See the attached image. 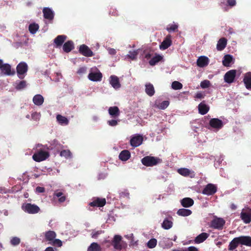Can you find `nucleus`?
<instances>
[{
	"label": "nucleus",
	"mask_w": 251,
	"mask_h": 251,
	"mask_svg": "<svg viewBox=\"0 0 251 251\" xmlns=\"http://www.w3.org/2000/svg\"><path fill=\"white\" fill-rule=\"evenodd\" d=\"M239 244L251 247V237L248 236H241L235 237L229 243L228 250L233 251Z\"/></svg>",
	"instance_id": "f257e3e1"
},
{
	"label": "nucleus",
	"mask_w": 251,
	"mask_h": 251,
	"mask_svg": "<svg viewBox=\"0 0 251 251\" xmlns=\"http://www.w3.org/2000/svg\"><path fill=\"white\" fill-rule=\"evenodd\" d=\"M142 163L147 167H152L162 162V159L151 156H146L141 159Z\"/></svg>",
	"instance_id": "f03ea898"
},
{
	"label": "nucleus",
	"mask_w": 251,
	"mask_h": 251,
	"mask_svg": "<svg viewBox=\"0 0 251 251\" xmlns=\"http://www.w3.org/2000/svg\"><path fill=\"white\" fill-rule=\"evenodd\" d=\"M0 70L1 75H13L15 74L14 70L11 69V66L8 63H3L2 60L0 59Z\"/></svg>",
	"instance_id": "7ed1b4c3"
},
{
	"label": "nucleus",
	"mask_w": 251,
	"mask_h": 251,
	"mask_svg": "<svg viewBox=\"0 0 251 251\" xmlns=\"http://www.w3.org/2000/svg\"><path fill=\"white\" fill-rule=\"evenodd\" d=\"M22 209L25 212L29 214L38 213L40 209L38 206L35 204L30 203H24L22 206Z\"/></svg>",
	"instance_id": "20e7f679"
},
{
	"label": "nucleus",
	"mask_w": 251,
	"mask_h": 251,
	"mask_svg": "<svg viewBox=\"0 0 251 251\" xmlns=\"http://www.w3.org/2000/svg\"><path fill=\"white\" fill-rule=\"evenodd\" d=\"M49 156L48 151L40 150L33 155L32 158L36 162H41L47 159Z\"/></svg>",
	"instance_id": "39448f33"
},
{
	"label": "nucleus",
	"mask_w": 251,
	"mask_h": 251,
	"mask_svg": "<svg viewBox=\"0 0 251 251\" xmlns=\"http://www.w3.org/2000/svg\"><path fill=\"white\" fill-rule=\"evenodd\" d=\"M226 221L223 218L215 217L211 222L210 227L221 230L225 225Z\"/></svg>",
	"instance_id": "423d86ee"
},
{
	"label": "nucleus",
	"mask_w": 251,
	"mask_h": 251,
	"mask_svg": "<svg viewBox=\"0 0 251 251\" xmlns=\"http://www.w3.org/2000/svg\"><path fill=\"white\" fill-rule=\"evenodd\" d=\"M17 73L19 78L23 79L24 77V75L27 72L28 66L26 63L24 62H20L16 67Z\"/></svg>",
	"instance_id": "0eeeda50"
},
{
	"label": "nucleus",
	"mask_w": 251,
	"mask_h": 251,
	"mask_svg": "<svg viewBox=\"0 0 251 251\" xmlns=\"http://www.w3.org/2000/svg\"><path fill=\"white\" fill-rule=\"evenodd\" d=\"M122 237L119 235H115L111 241V244L113 246L114 249L120 251L123 249Z\"/></svg>",
	"instance_id": "6e6552de"
},
{
	"label": "nucleus",
	"mask_w": 251,
	"mask_h": 251,
	"mask_svg": "<svg viewBox=\"0 0 251 251\" xmlns=\"http://www.w3.org/2000/svg\"><path fill=\"white\" fill-rule=\"evenodd\" d=\"M217 192V187L212 183L207 184L202 190V193L206 195H212Z\"/></svg>",
	"instance_id": "1a4fd4ad"
},
{
	"label": "nucleus",
	"mask_w": 251,
	"mask_h": 251,
	"mask_svg": "<svg viewBox=\"0 0 251 251\" xmlns=\"http://www.w3.org/2000/svg\"><path fill=\"white\" fill-rule=\"evenodd\" d=\"M236 75V70H231L227 72L224 75V80L228 83H232L235 78Z\"/></svg>",
	"instance_id": "9d476101"
},
{
	"label": "nucleus",
	"mask_w": 251,
	"mask_h": 251,
	"mask_svg": "<svg viewBox=\"0 0 251 251\" xmlns=\"http://www.w3.org/2000/svg\"><path fill=\"white\" fill-rule=\"evenodd\" d=\"M106 204L105 198H94L93 201L89 203L92 207H103Z\"/></svg>",
	"instance_id": "9b49d317"
},
{
	"label": "nucleus",
	"mask_w": 251,
	"mask_h": 251,
	"mask_svg": "<svg viewBox=\"0 0 251 251\" xmlns=\"http://www.w3.org/2000/svg\"><path fill=\"white\" fill-rule=\"evenodd\" d=\"M143 138L140 135H136L132 137L130 140V145L133 147H137L141 145L143 142Z\"/></svg>",
	"instance_id": "f8f14e48"
},
{
	"label": "nucleus",
	"mask_w": 251,
	"mask_h": 251,
	"mask_svg": "<svg viewBox=\"0 0 251 251\" xmlns=\"http://www.w3.org/2000/svg\"><path fill=\"white\" fill-rule=\"evenodd\" d=\"M79 52L81 54L86 57H91L94 55L93 51L87 46L84 44L80 46Z\"/></svg>",
	"instance_id": "ddd939ff"
},
{
	"label": "nucleus",
	"mask_w": 251,
	"mask_h": 251,
	"mask_svg": "<svg viewBox=\"0 0 251 251\" xmlns=\"http://www.w3.org/2000/svg\"><path fill=\"white\" fill-rule=\"evenodd\" d=\"M209 125L213 128L220 129L224 126L223 122L221 120L218 118H212L209 121Z\"/></svg>",
	"instance_id": "4468645a"
},
{
	"label": "nucleus",
	"mask_w": 251,
	"mask_h": 251,
	"mask_svg": "<svg viewBox=\"0 0 251 251\" xmlns=\"http://www.w3.org/2000/svg\"><path fill=\"white\" fill-rule=\"evenodd\" d=\"M241 218L246 224L251 222V209H248L245 211H242L241 213Z\"/></svg>",
	"instance_id": "2eb2a0df"
},
{
	"label": "nucleus",
	"mask_w": 251,
	"mask_h": 251,
	"mask_svg": "<svg viewBox=\"0 0 251 251\" xmlns=\"http://www.w3.org/2000/svg\"><path fill=\"white\" fill-rule=\"evenodd\" d=\"M102 77V74L100 72L93 73L91 72L89 74L88 78L93 81H99L101 80Z\"/></svg>",
	"instance_id": "dca6fc26"
},
{
	"label": "nucleus",
	"mask_w": 251,
	"mask_h": 251,
	"mask_svg": "<svg viewBox=\"0 0 251 251\" xmlns=\"http://www.w3.org/2000/svg\"><path fill=\"white\" fill-rule=\"evenodd\" d=\"M208 63L209 59L205 56L199 57L197 60V64L200 67H204L208 64Z\"/></svg>",
	"instance_id": "f3484780"
},
{
	"label": "nucleus",
	"mask_w": 251,
	"mask_h": 251,
	"mask_svg": "<svg viewBox=\"0 0 251 251\" xmlns=\"http://www.w3.org/2000/svg\"><path fill=\"white\" fill-rule=\"evenodd\" d=\"M43 13L45 19L52 20L54 18V13L52 10L49 7H45L43 9Z\"/></svg>",
	"instance_id": "a211bd4d"
},
{
	"label": "nucleus",
	"mask_w": 251,
	"mask_h": 251,
	"mask_svg": "<svg viewBox=\"0 0 251 251\" xmlns=\"http://www.w3.org/2000/svg\"><path fill=\"white\" fill-rule=\"evenodd\" d=\"M110 84L115 89L121 87L119 78L116 75H111L110 77Z\"/></svg>",
	"instance_id": "6ab92c4d"
},
{
	"label": "nucleus",
	"mask_w": 251,
	"mask_h": 251,
	"mask_svg": "<svg viewBox=\"0 0 251 251\" xmlns=\"http://www.w3.org/2000/svg\"><path fill=\"white\" fill-rule=\"evenodd\" d=\"M171 45L172 40L171 39V36L168 35L160 45V49L162 50H166L168 49Z\"/></svg>",
	"instance_id": "aec40b11"
},
{
	"label": "nucleus",
	"mask_w": 251,
	"mask_h": 251,
	"mask_svg": "<svg viewBox=\"0 0 251 251\" xmlns=\"http://www.w3.org/2000/svg\"><path fill=\"white\" fill-rule=\"evenodd\" d=\"M178 173L184 176H190L191 178L194 177L195 174L194 172L190 171L187 168H180L177 171Z\"/></svg>",
	"instance_id": "412c9836"
},
{
	"label": "nucleus",
	"mask_w": 251,
	"mask_h": 251,
	"mask_svg": "<svg viewBox=\"0 0 251 251\" xmlns=\"http://www.w3.org/2000/svg\"><path fill=\"white\" fill-rule=\"evenodd\" d=\"M194 201L190 198H184L180 201L181 205L184 207H190L194 204Z\"/></svg>",
	"instance_id": "4be33fe9"
},
{
	"label": "nucleus",
	"mask_w": 251,
	"mask_h": 251,
	"mask_svg": "<svg viewBox=\"0 0 251 251\" xmlns=\"http://www.w3.org/2000/svg\"><path fill=\"white\" fill-rule=\"evenodd\" d=\"M199 112L201 115L206 114L209 110V107L203 102H201L198 105Z\"/></svg>",
	"instance_id": "5701e85b"
},
{
	"label": "nucleus",
	"mask_w": 251,
	"mask_h": 251,
	"mask_svg": "<svg viewBox=\"0 0 251 251\" xmlns=\"http://www.w3.org/2000/svg\"><path fill=\"white\" fill-rule=\"evenodd\" d=\"M56 237V233L52 230H49L45 233V237L47 241L50 242V243L53 241Z\"/></svg>",
	"instance_id": "b1692460"
},
{
	"label": "nucleus",
	"mask_w": 251,
	"mask_h": 251,
	"mask_svg": "<svg viewBox=\"0 0 251 251\" xmlns=\"http://www.w3.org/2000/svg\"><path fill=\"white\" fill-rule=\"evenodd\" d=\"M227 44V40L225 38H222L218 41L216 48L219 51L223 50L226 47Z\"/></svg>",
	"instance_id": "393cba45"
},
{
	"label": "nucleus",
	"mask_w": 251,
	"mask_h": 251,
	"mask_svg": "<svg viewBox=\"0 0 251 251\" xmlns=\"http://www.w3.org/2000/svg\"><path fill=\"white\" fill-rule=\"evenodd\" d=\"M108 113L113 118L118 117L120 115V110L117 106L110 107L108 109Z\"/></svg>",
	"instance_id": "a878e982"
},
{
	"label": "nucleus",
	"mask_w": 251,
	"mask_h": 251,
	"mask_svg": "<svg viewBox=\"0 0 251 251\" xmlns=\"http://www.w3.org/2000/svg\"><path fill=\"white\" fill-rule=\"evenodd\" d=\"M145 92L150 97H151L154 95L155 93V90L152 84L151 83H148L146 84Z\"/></svg>",
	"instance_id": "bb28decb"
},
{
	"label": "nucleus",
	"mask_w": 251,
	"mask_h": 251,
	"mask_svg": "<svg viewBox=\"0 0 251 251\" xmlns=\"http://www.w3.org/2000/svg\"><path fill=\"white\" fill-rule=\"evenodd\" d=\"M246 88L251 90V73L249 72L246 74L243 79Z\"/></svg>",
	"instance_id": "cd10ccee"
},
{
	"label": "nucleus",
	"mask_w": 251,
	"mask_h": 251,
	"mask_svg": "<svg viewBox=\"0 0 251 251\" xmlns=\"http://www.w3.org/2000/svg\"><path fill=\"white\" fill-rule=\"evenodd\" d=\"M74 48V43L72 41H68L63 46V50L65 52H69Z\"/></svg>",
	"instance_id": "c85d7f7f"
},
{
	"label": "nucleus",
	"mask_w": 251,
	"mask_h": 251,
	"mask_svg": "<svg viewBox=\"0 0 251 251\" xmlns=\"http://www.w3.org/2000/svg\"><path fill=\"white\" fill-rule=\"evenodd\" d=\"M57 197L58 198V201L60 203L64 202L66 200V197L62 192L58 190L55 191L53 193V198Z\"/></svg>",
	"instance_id": "c756f323"
},
{
	"label": "nucleus",
	"mask_w": 251,
	"mask_h": 251,
	"mask_svg": "<svg viewBox=\"0 0 251 251\" xmlns=\"http://www.w3.org/2000/svg\"><path fill=\"white\" fill-rule=\"evenodd\" d=\"M130 152L128 150H123L122 151L119 155V159L122 161H126L130 157Z\"/></svg>",
	"instance_id": "7c9ffc66"
},
{
	"label": "nucleus",
	"mask_w": 251,
	"mask_h": 251,
	"mask_svg": "<svg viewBox=\"0 0 251 251\" xmlns=\"http://www.w3.org/2000/svg\"><path fill=\"white\" fill-rule=\"evenodd\" d=\"M209 234L205 232H203L197 236L195 239V242L197 244H200L205 241L208 237Z\"/></svg>",
	"instance_id": "2f4dec72"
},
{
	"label": "nucleus",
	"mask_w": 251,
	"mask_h": 251,
	"mask_svg": "<svg viewBox=\"0 0 251 251\" xmlns=\"http://www.w3.org/2000/svg\"><path fill=\"white\" fill-rule=\"evenodd\" d=\"M44 100L43 97L40 94L36 95L33 98V103L37 106L41 105L43 103Z\"/></svg>",
	"instance_id": "473e14b6"
},
{
	"label": "nucleus",
	"mask_w": 251,
	"mask_h": 251,
	"mask_svg": "<svg viewBox=\"0 0 251 251\" xmlns=\"http://www.w3.org/2000/svg\"><path fill=\"white\" fill-rule=\"evenodd\" d=\"M66 37V36L64 35H58L54 39V42L57 47H60L62 45Z\"/></svg>",
	"instance_id": "72a5a7b5"
},
{
	"label": "nucleus",
	"mask_w": 251,
	"mask_h": 251,
	"mask_svg": "<svg viewBox=\"0 0 251 251\" xmlns=\"http://www.w3.org/2000/svg\"><path fill=\"white\" fill-rule=\"evenodd\" d=\"M233 60V57L230 54H226L224 56L222 63L226 67H229Z\"/></svg>",
	"instance_id": "f704fd0d"
},
{
	"label": "nucleus",
	"mask_w": 251,
	"mask_h": 251,
	"mask_svg": "<svg viewBox=\"0 0 251 251\" xmlns=\"http://www.w3.org/2000/svg\"><path fill=\"white\" fill-rule=\"evenodd\" d=\"M102 248L97 243L93 242L87 248V251H101Z\"/></svg>",
	"instance_id": "c9c22d12"
},
{
	"label": "nucleus",
	"mask_w": 251,
	"mask_h": 251,
	"mask_svg": "<svg viewBox=\"0 0 251 251\" xmlns=\"http://www.w3.org/2000/svg\"><path fill=\"white\" fill-rule=\"evenodd\" d=\"M56 120L59 124L61 125H67L69 122L68 119L66 117L60 114L56 116Z\"/></svg>",
	"instance_id": "e433bc0d"
},
{
	"label": "nucleus",
	"mask_w": 251,
	"mask_h": 251,
	"mask_svg": "<svg viewBox=\"0 0 251 251\" xmlns=\"http://www.w3.org/2000/svg\"><path fill=\"white\" fill-rule=\"evenodd\" d=\"M192 213V211L189 209L181 208L179 209L176 213L179 216L185 217L190 215Z\"/></svg>",
	"instance_id": "4c0bfd02"
},
{
	"label": "nucleus",
	"mask_w": 251,
	"mask_h": 251,
	"mask_svg": "<svg viewBox=\"0 0 251 251\" xmlns=\"http://www.w3.org/2000/svg\"><path fill=\"white\" fill-rule=\"evenodd\" d=\"M163 57L160 55H156L152 58L149 61V64L151 66H154L159 61H160L162 59Z\"/></svg>",
	"instance_id": "58836bf2"
},
{
	"label": "nucleus",
	"mask_w": 251,
	"mask_h": 251,
	"mask_svg": "<svg viewBox=\"0 0 251 251\" xmlns=\"http://www.w3.org/2000/svg\"><path fill=\"white\" fill-rule=\"evenodd\" d=\"M173 222L171 220H169L166 218L162 223V227L165 229H169L173 226Z\"/></svg>",
	"instance_id": "ea45409f"
},
{
	"label": "nucleus",
	"mask_w": 251,
	"mask_h": 251,
	"mask_svg": "<svg viewBox=\"0 0 251 251\" xmlns=\"http://www.w3.org/2000/svg\"><path fill=\"white\" fill-rule=\"evenodd\" d=\"M39 27L38 24L34 23L29 25L28 29L31 33L34 34L38 30Z\"/></svg>",
	"instance_id": "a19ab883"
},
{
	"label": "nucleus",
	"mask_w": 251,
	"mask_h": 251,
	"mask_svg": "<svg viewBox=\"0 0 251 251\" xmlns=\"http://www.w3.org/2000/svg\"><path fill=\"white\" fill-rule=\"evenodd\" d=\"M157 240L155 238L150 239L147 243V247L150 249H153L156 246Z\"/></svg>",
	"instance_id": "79ce46f5"
},
{
	"label": "nucleus",
	"mask_w": 251,
	"mask_h": 251,
	"mask_svg": "<svg viewBox=\"0 0 251 251\" xmlns=\"http://www.w3.org/2000/svg\"><path fill=\"white\" fill-rule=\"evenodd\" d=\"M182 87V84L177 81H175L172 83V88L174 90L181 89Z\"/></svg>",
	"instance_id": "37998d69"
},
{
	"label": "nucleus",
	"mask_w": 251,
	"mask_h": 251,
	"mask_svg": "<svg viewBox=\"0 0 251 251\" xmlns=\"http://www.w3.org/2000/svg\"><path fill=\"white\" fill-rule=\"evenodd\" d=\"M26 82L25 80L20 81L16 86L15 88L18 90H20L25 88Z\"/></svg>",
	"instance_id": "c03bdc74"
},
{
	"label": "nucleus",
	"mask_w": 251,
	"mask_h": 251,
	"mask_svg": "<svg viewBox=\"0 0 251 251\" xmlns=\"http://www.w3.org/2000/svg\"><path fill=\"white\" fill-rule=\"evenodd\" d=\"M20 242V239L17 237H14L10 240V244L14 246L18 245Z\"/></svg>",
	"instance_id": "a18cd8bd"
},
{
	"label": "nucleus",
	"mask_w": 251,
	"mask_h": 251,
	"mask_svg": "<svg viewBox=\"0 0 251 251\" xmlns=\"http://www.w3.org/2000/svg\"><path fill=\"white\" fill-rule=\"evenodd\" d=\"M53 246L61 247L62 246V241L59 239H54L52 242L50 243Z\"/></svg>",
	"instance_id": "49530a36"
},
{
	"label": "nucleus",
	"mask_w": 251,
	"mask_h": 251,
	"mask_svg": "<svg viewBox=\"0 0 251 251\" xmlns=\"http://www.w3.org/2000/svg\"><path fill=\"white\" fill-rule=\"evenodd\" d=\"M60 155L61 156H64L66 158L71 157V152L69 150H63L60 152Z\"/></svg>",
	"instance_id": "de8ad7c7"
},
{
	"label": "nucleus",
	"mask_w": 251,
	"mask_h": 251,
	"mask_svg": "<svg viewBox=\"0 0 251 251\" xmlns=\"http://www.w3.org/2000/svg\"><path fill=\"white\" fill-rule=\"evenodd\" d=\"M210 85V82L208 80H204L202 81L201 83V87L203 88H207Z\"/></svg>",
	"instance_id": "09e8293b"
},
{
	"label": "nucleus",
	"mask_w": 251,
	"mask_h": 251,
	"mask_svg": "<svg viewBox=\"0 0 251 251\" xmlns=\"http://www.w3.org/2000/svg\"><path fill=\"white\" fill-rule=\"evenodd\" d=\"M169 104V102L168 100H165L161 102L158 107L161 109H165L166 108Z\"/></svg>",
	"instance_id": "8fccbe9b"
},
{
	"label": "nucleus",
	"mask_w": 251,
	"mask_h": 251,
	"mask_svg": "<svg viewBox=\"0 0 251 251\" xmlns=\"http://www.w3.org/2000/svg\"><path fill=\"white\" fill-rule=\"evenodd\" d=\"M137 54L138 52L137 50L129 51L128 57L132 59H134L136 58Z\"/></svg>",
	"instance_id": "3c124183"
},
{
	"label": "nucleus",
	"mask_w": 251,
	"mask_h": 251,
	"mask_svg": "<svg viewBox=\"0 0 251 251\" xmlns=\"http://www.w3.org/2000/svg\"><path fill=\"white\" fill-rule=\"evenodd\" d=\"M103 232L102 230H98L96 231H93L91 233V237L93 238H97L98 236Z\"/></svg>",
	"instance_id": "603ef678"
},
{
	"label": "nucleus",
	"mask_w": 251,
	"mask_h": 251,
	"mask_svg": "<svg viewBox=\"0 0 251 251\" xmlns=\"http://www.w3.org/2000/svg\"><path fill=\"white\" fill-rule=\"evenodd\" d=\"M178 28V26L174 24L169 25V27H167V30L169 32L175 31Z\"/></svg>",
	"instance_id": "864d4df0"
},
{
	"label": "nucleus",
	"mask_w": 251,
	"mask_h": 251,
	"mask_svg": "<svg viewBox=\"0 0 251 251\" xmlns=\"http://www.w3.org/2000/svg\"><path fill=\"white\" fill-rule=\"evenodd\" d=\"M31 117L32 119L35 120L36 121H38L40 119V115L39 113L34 112L31 114Z\"/></svg>",
	"instance_id": "5fc2aeb1"
},
{
	"label": "nucleus",
	"mask_w": 251,
	"mask_h": 251,
	"mask_svg": "<svg viewBox=\"0 0 251 251\" xmlns=\"http://www.w3.org/2000/svg\"><path fill=\"white\" fill-rule=\"evenodd\" d=\"M86 70H87L86 67H80L77 70V73L79 75H82L86 73Z\"/></svg>",
	"instance_id": "6e6d98bb"
},
{
	"label": "nucleus",
	"mask_w": 251,
	"mask_h": 251,
	"mask_svg": "<svg viewBox=\"0 0 251 251\" xmlns=\"http://www.w3.org/2000/svg\"><path fill=\"white\" fill-rule=\"evenodd\" d=\"M109 15L113 16H118V13L116 9L111 8L109 11Z\"/></svg>",
	"instance_id": "4d7b16f0"
},
{
	"label": "nucleus",
	"mask_w": 251,
	"mask_h": 251,
	"mask_svg": "<svg viewBox=\"0 0 251 251\" xmlns=\"http://www.w3.org/2000/svg\"><path fill=\"white\" fill-rule=\"evenodd\" d=\"M108 124L111 126H114L117 125L118 121L115 120H111L107 121Z\"/></svg>",
	"instance_id": "13d9d810"
},
{
	"label": "nucleus",
	"mask_w": 251,
	"mask_h": 251,
	"mask_svg": "<svg viewBox=\"0 0 251 251\" xmlns=\"http://www.w3.org/2000/svg\"><path fill=\"white\" fill-rule=\"evenodd\" d=\"M45 191V189L44 187L38 186L36 188V192L41 193H44Z\"/></svg>",
	"instance_id": "bf43d9fd"
},
{
	"label": "nucleus",
	"mask_w": 251,
	"mask_h": 251,
	"mask_svg": "<svg viewBox=\"0 0 251 251\" xmlns=\"http://www.w3.org/2000/svg\"><path fill=\"white\" fill-rule=\"evenodd\" d=\"M129 193L127 191L122 192L120 193V196L121 197H124H124H127V198H129Z\"/></svg>",
	"instance_id": "052dcab7"
},
{
	"label": "nucleus",
	"mask_w": 251,
	"mask_h": 251,
	"mask_svg": "<svg viewBox=\"0 0 251 251\" xmlns=\"http://www.w3.org/2000/svg\"><path fill=\"white\" fill-rule=\"evenodd\" d=\"M228 5L230 6H233L236 5V0H227Z\"/></svg>",
	"instance_id": "680f3d73"
},
{
	"label": "nucleus",
	"mask_w": 251,
	"mask_h": 251,
	"mask_svg": "<svg viewBox=\"0 0 251 251\" xmlns=\"http://www.w3.org/2000/svg\"><path fill=\"white\" fill-rule=\"evenodd\" d=\"M186 251H199L198 249L194 246H191L186 249Z\"/></svg>",
	"instance_id": "e2e57ef3"
},
{
	"label": "nucleus",
	"mask_w": 251,
	"mask_h": 251,
	"mask_svg": "<svg viewBox=\"0 0 251 251\" xmlns=\"http://www.w3.org/2000/svg\"><path fill=\"white\" fill-rule=\"evenodd\" d=\"M108 53L111 55H115L116 53V51L114 49L109 48L108 49Z\"/></svg>",
	"instance_id": "0e129e2a"
},
{
	"label": "nucleus",
	"mask_w": 251,
	"mask_h": 251,
	"mask_svg": "<svg viewBox=\"0 0 251 251\" xmlns=\"http://www.w3.org/2000/svg\"><path fill=\"white\" fill-rule=\"evenodd\" d=\"M230 207V208L233 210H235L237 208L236 205L234 203H231Z\"/></svg>",
	"instance_id": "69168bd1"
},
{
	"label": "nucleus",
	"mask_w": 251,
	"mask_h": 251,
	"mask_svg": "<svg viewBox=\"0 0 251 251\" xmlns=\"http://www.w3.org/2000/svg\"><path fill=\"white\" fill-rule=\"evenodd\" d=\"M45 251H54V250L52 247H49L45 249Z\"/></svg>",
	"instance_id": "338daca9"
},
{
	"label": "nucleus",
	"mask_w": 251,
	"mask_h": 251,
	"mask_svg": "<svg viewBox=\"0 0 251 251\" xmlns=\"http://www.w3.org/2000/svg\"><path fill=\"white\" fill-rule=\"evenodd\" d=\"M196 97L198 99H201V98H202V95L200 93H197L196 94Z\"/></svg>",
	"instance_id": "774afa93"
}]
</instances>
